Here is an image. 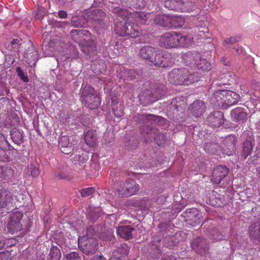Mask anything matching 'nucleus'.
Segmentation results:
<instances>
[{
    "label": "nucleus",
    "mask_w": 260,
    "mask_h": 260,
    "mask_svg": "<svg viewBox=\"0 0 260 260\" xmlns=\"http://www.w3.org/2000/svg\"><path fill=\"white\" fill-rule=\"evenodd\" d=\"M113 12L116 14L115 30L116 34L121 37L135 38L140 36L137 24L129 21L131 14L124 8L115 7Z\"/></svg>",
    "instance_id": "1"
},
{
    "label": "nucleus",
    "mask_w": 260,
    "mask_h": 260,
    "mask_svg": "<svg viewBox=\"0 0 260 260\" xmlns=\"http://www.w3.org/2000/svg\"><path fill=\"white\" fill-rule=\"evenodd\" d=\"M139 55L144 60H148L156 67L166 68L171 66V54L167 52L150 46H144L140 49Z\"/></svg>",
    "instance_id": "2"
},
{
    "label": "nucleus",
    "mask_w": 260,
    "mask_h": 260,
    "mask_svg": "<svg viewBox=\"0 0 260 260\" xmlns=\"http://www.w3.org/2000/svg\"><path fill=\"white\" fill-rule=\"evenodd\" d=\"M193 37L190 35H183L177 31H169L160 36L159 45L166 49L186 48L193 44Z\"/></svg>",
    "instance_id": "3"
},
{
    "label": "nucleus",
    "mask_w": 260,
    "mask_h": 260,
    "mask_svg": "<svg viewBox=\"0 0 260 260\" xmlns=\"http://www.w3.org/2000/svg\"><path fill=\"white\" fill-rule=\"evenodd\" d=\"M215 104L223 108L235 105L239 102V94L235 91L228 89L217 90L214 94Z\"/></svg>",
    "instance_id": "4"
},
{
    "label": "nucleus",
    "mask_w": 260,
    "mask_h": 260,
    "mask_svg": "<svg viewBox=\"0 0 260 260\" xmlns=\"http://www.w3.org/2000/svg\"><path fill=\"white\" fill-rule=\"evenodd\" d=\"M80 100L85 107L90 110L96 109L101 104L99 96L94 94V89L89 85L81 89Z\"/></svg>",
    "instance_id": "5"
},
{
    "label": "nucleus",
    "mask_w": 260,
    "mask_h": 260,
    "mask_svg": "<svg viewBox=\"0 0 260 260\" xmlns=\"http://www.w3.org/2000/svg\"><path fill=\"white\" fill-rule=\"evenodd\" d=\"M141 134L143 136L144 142H148L153 139L159 146H162L165 143V136L158 133L157 130L153 127L144 126L141 128Z\"/></svg>",
    "instance_id": "6"
},
{
    "label": "nucleus",
    "mask_w": 260,
    "mask_h": 260,
    "mask_svg": "<svg viewBox=\"0 0 260 260\" xmlns=\"http://www.w3.org/2000/svg\"><path fill=\"white\" fill-rule=\"evenodd\" d=\"M78 246L83 253L93 254L98 249V243L93 238L83 236L78 238Z\"/></svg>",
    "instance_id": "7"
},
{
    "label": "nucleus",
    "mask_w": 260,
    "mask_h": 260,
    "mask_svg": "<svg viewBox=\"0 0 260 260\" xmlns=\"http://www.w3.org/2000/svg\"><path fill=\"white\" fill-rule=\"evenodd\" d=\"M166 8L181 12H189L193 8V3L189 1L185 2L181 0H167L165 2Z\"/></svg>",
    "instance_id": "8"
},
{
    "label": "nucleus",
    "mask_w": 260,
    "mask_h": 260,
    "mask_svg": "<svg viewBox=\"0 0 260 260\" xmlns=\"http://www.w3.org/2000/svg\"><path fill=\"white\" fill-rule=\"evenodd\" d=\"M23 214L19 211L12 213L10 215L9 220L7 224L8 231L11 234H14L16 232L22 230V219Z\"/></svg>",
    "instance_id": "9"
},
{
    "label": "nucleus",
    "mask_w": 260,
    "mask_h": 260,
    "mask_svg": "<svg viewBox=\"0 0 260 260\" xmlns=\"http://www.w3.org/2000/svg\"><path fill=\"white\" fill-rule=\"evenodd\" d=\"M187 75L186 68L174 69L169 73V81L176 85H184L185 78Z\"/></svg>",
    "instance_id": "10"
},
{
    "label": "nucleus",
    "mask_w": 260,
    "mask_h": 260,
    "mask_svg": "<svg viewBox=\"0 0 260 260\" xmlns=\"http://www.w3.org/2000/svg\"><path fill=\"white\" fill-rule=\"evenodd\" d=\"M191 247L196 252L202 254L207 252L209 249V244L202 237H198L191 242Z\"/></svg>",
    "instance_id": "11"
},
{
    "label": "nucleus",
    "mask_w": 260,
    "mask_h": 260,
    "mask_svg": "<svg viewBox=\"0 0 260 260\" xmlns=\"http://www.w3.org/2000/svg\"><path fill=\"white\" fill-rule=\"evenodd\" d=\"M124 184L126 189L119 190V194L122 196L129 197L136 194L139 190V186L134 180L129 179Z\"/></svg>",
    "instance_id": "12"
},
{
    "label": "nucleus",
    "mask_w": 260,
    "mask_h": 260,
    "mask_svg": "<svg viewBox=\"0 0 260 260\" xmlns=\"http://www.w3.org/2000/svg\"><path fill=\"white\" fill-rule=\"evenodd\" d=\"M228 173L229 169L226 166H217L213 171L211 181L215 184H219Z\"/></svg>",
    "instance_id": "13"
},
{
    "label": "nucleus",
    "mask_w": 260,
    "mask_h": 260,
    "mask_svg": "<svg viewBox=\"0 0 260 260\" xmlns=\"http://www.w3.org/2000/svg\"><path fill=\"white\" fill-rule=\"evenodd\" d=\"M201 58L200 53L196 51H188L182 55L183 62L190 67H193Z\"/></svg>",
    "instance_id": "14"
},
{
    "label": "nucleus",
    "mask_w": 260,
    "mask_h": 260,
    "mask_svg": "<svg viewBox=\"0 0 260 260\" xmlns=\"http://www.w3.org/2000/svg\"><path fill=\"white\" fill-rule=\"evenodd\" d=\"M78 44L85 55L91 57L96 54V46L93 40H88Z\"/></svg>",
    "instance_id": "15"
},
{
    "label": "nucleus",
    "mask_w": 260,
    "mask_h": 260,
    "mask_svg": "<svg viewBox=\"0 0 260 260\" xmlns=\"http://www.w3.org/2000/svg\"><path fill=\"white\" fill-rule=\"evenodd\" d=\"M207 121L213 127H219L224 121L223 113L221 111H214L207 118Z\"/></svg>",
    "instance_id": "16"
},
{
    "label": "nucleus",
    "mask_w": 260,
    "mask_h": 260,
    "mask_svg": "<svg viewBox=\"0 0 260 260\" xmlns=\"http://www.w3.org/2000/svg\"><path fill=\"white\" fill-rule=\"evenodd\" d=\"M24 57L29 66L35 65L38 61V53L36 48L32 45L28 47L24 52Z\"/></svg>",
    "instance_id": "17"
},
{
    "label": "nucleus",
    "mask_w": 260,
    "mask_h": 260,
    "mask_svg": "<svg viewBox=\"0 0 260 260\" xmlns=\"http://www.w3.org/2000/svg\"><path fill=\"white\" fill-rule=\"evenodd\" d=\"M247 112L242 107H237L231 111L232 119L236 122H243L247 118Z\"/></svg>",
    "instance_id": "18"
},
{
    "label": "nucleus",
    "mask_w": 260,
    "mask_h": 260,
    "mask_svg": "<svg viewBox=\"0 0 260 260\" xmlns=\"http://www.w3.org/2000/svg\"><path fill=\"white\" fill-rule=\"evenodd\" d=\"M89 32L87 30L72 29L70 31V36L75 43L80 44L87 40H84L83 37L87 36Z\"/></svg>",
    "instance_id": "19"
},
{
    "label": "nucleus",
    "mask_w": 260,
    "mask_h": 260,
    "mask_svg": "<svg viewBox=\"0 0 260 260\" xmlns=\"http://www.w3.org/2000/svg\"><path fill=\"white\" fill-rule=\"evenodd\" d=\"M189 107L192 110L193 115L196 117L201 116L205 110V103L203 101L200 100L194 101Z\"/></svg>",
    "instance_id": "20"
},
{
    "label": "nucleus",
    "mask_w": 260,
    "mask_h": 260,
    "mask_svg": "<svg viewBox=\"0 0 260 260\" xmlns=\"http://www.w3.org/2000/svg\"><path fill=\"white\" fill-rule=\"evenodd\" d=\"M135 229L130 225H121L117 228V233L121 238L128 240L131 239L132 233Z\"/></svg>",
    "instance_id": "21"
},
{
    "label": "nucleus",
    "mask_w": 260,
    "mask_h": 260,
    "mask_svg": "<svg viewBox=\"0 0 260 260\" xmlns=\"http://www.w3.org/2000/svg\"><path fill=\"white\" fill-rule=\"evenodd\" d=\"M105 13L100 9H94L87 13V20L99 22L105 19Z\"/></svg>",
    "instance_id": "22"
},
{
    "label": "nucleus",
    "mask_w": 260,
    "mask_h": 260,
    "mask_svg": "<svg viewBox=\"0 0 260 260\" xmlns=\"http://www.w3.org/2000/svg\"><path fill=\"white\" fill-rule=\"evenodd\" d=\"M185 23V19L181 16L171 15L168 28L177 29L181 28Z\"/></svg>",
    "instance_id": "23"
},
{
    "label": "nucleus",
    "mask_w": 260,
    "mask_h": 260,
    "mask_svg": "<svg viewBox=\"0 0 260 260\" xmlns=\"http://www.w3.org/2000/svg\"><path fill=\"white\" fill-rule=\"evenodd\" d=\"M12 198L10 192L5 189H0V208H6L11 203Z\"/></svg>",
    "instance_id": "24"
},
{
    "label": "nucleus",
    "mask_w": 260,
    "mask_h": 260,
    "mask_svg": "<svg viewBox=\"0 0 260 260\" xmlns=\"http://www.w3.org/2000/svg\"><path fill=\"white\" fill-rule=\"evenodd\" d=\"M254 146V142L252 140H246L243 143L241 156L244 159L247 158L250 155Z\"/></svg>",
    "instance_id": "25"
},
{
    "label": "nucleus",
    "mask_w": 260,
    "mask_h": 260,
    "mask_svg": "<svg viewBox=\"0 0 260 260\" xmlns=\"http://www.w3.org/2000/svg\"><path fill=\"white\" fill-rule=\"evenodd\" d=\"M222 201L221 195L218 194L216 191H213L209 197V204L215 207H221L223 205Z\"/></svg>",
    "instance_id": "26"
},
{
    "label": "nucleus",
    "mask_w": 260,
    "mask_h": 260,
    "mask_svg": "<svg viewBox=\"0 0 260 260\" xmlns=\"http://www.w3.org/2000/svg\"><path fill=\"white\" fill-rule=\"evenodd\" d=\"M171 15H159L155 17L154 22L155 24L168 28Z\"/></svg>",
    "instance_id": "27"
},
{
    "label": "nucleus",
    "mask_w": 260,
    "mask_h": 260,
    "mask_svg": "<svg viewBox=\"0 0 260 260\" xmlns=\"http://www.w3.org/2000/svg\"><path fill=\"white\" fill-rule=\"evenodd\" d=\"M84 140L87 145L93 147L96 142V136L95 131L92 129L87 131L84 136Z\"/></svg>",
    "instance_id": "28"
},
{
    "label": "nucleus",
    "mask_w": 260,
    "mask_h": 260,
    "mask_svg": "<svg viewBox=\"0 0 260 260\" xmlns=\"http://www.w3.org/2000/svg\"><path fill=\"white\" fill-rule=\"evenodd\" d=\"M250 238L253 239H260V223H254L249 228Z\"/></svg>",
    "instance_id": "29"
},
{
    "label": "nucleus",
    "mask_w": 260,
    "mask_h": 260,
    "mask_svg": "<svg viewBox=\"0 0 260 260\" xmlns=\"http://www.w3.org/2000/svg\"><path fill=\"white\" fill-rule=\"evenodd\" d=\"M14 170L9 166L0 167V177L5 180L9 179L14 175Z\"/></svg>",
    "instance_id": "30"
},
{
    "label": "nucleus",
    "mask_w": 260,
    "mask_h": 260,
    "mask_svg": "<svg viewBox=\"0 0 260 260\" xmlns=\"http://www.w3.org/2000/svg\"><path fill=\"white\" fill-rule=\"evenodd\" d=\"M129 14H131V16H129L130 18L133 16L136 17L138 22L141 24H144L147 20L150 18V14L146 13L144 12H139L132 14L128 12Z\"/></svg>",
    "instance_id": "31"
},
{
    "label": "nucleus",
    "mask_w": 260,
    "mask_h": 260,
    "mask_svg": "<svg viewBox=\"0 0 260 260\" xmlns=\"http://www.w3.org/2000/svg\"><path fill=\"white\" fill-rule=\"evenodd\" d=\"M61 253L58 247L52 245L49 252V260H60Z\"/></svg>",
    "instance_id": "32"
},
{
    "label": "nucleus",
    "mask_w": 260,
    "mask_h": 260,
    "mask_svg": "<svg viewBox=\"0 0 260 260\" xmlns=\"http://www.w3.org/2000/svg\"><path fill=\"white\" fill-rule=\"evenodd\" d=\"M198 79L199 76L197 72L190 73L187 70V75L186 78H185L184 85H189L195 82H198Z\"/></svg>",
    "instance_id": "33"
},
{
    "label": "nucleus",
    "mask_w": 260,
    "mask_h": 260,
    "mask_svg": "<svg viewBox=\"0 0 260 260\" xmlns=\"http://www.w3.org/2000/svg\"><path fill=\"white\" fill-rule=\"evenodd\" d=\"M193 67H196L197 69L204 71H208L210 70L211 68V63L207 61L206 59L202 58L200 59L199 62H197V63H196Z\"/></svg>",
    "instance_id": "34"
},
{
    "label": "nucleus",
    "mask_w": 260,
    "mask_h": 260,
    "mask_svg": "<svg viewBox=\"0 0 260 260\" xmlns=\"http://www.w3.org/2000/svg\"><path fill=\"white\" fill-rule=\"evenodd\" d=\"M12 141L16 144H20L22 142V133L18 129H13L11 133Z\"/></svg>",
    "instance_id": "35"
},
{
    "label": "nucleus",
    "mask_w": 260,
    "mask_h": 260,
    "mask_svg": "<svg viewBox=\"0 0 260 260\" xmlns=\"http://www.w3.org/2000/svg\"><path fill=\"white\" fill-rule=\"evenodd\" d=\"M85 18L78 16H74L72 17V26L75 27H82L85 25Z\"/></svg>",
    "instance_id": "36"
},
{
    "label": "nucleus",
    "mask_w": 260,
    "mask_h": 260,
    "mask_svg": "<svg viewBox=\"0 0 260 260\" xmlns=\"http://www.w3.org/2000/svg\"><path fill=\"white\" fill-rule=\"evenodd\" d=\"M241 36L237 35L235 37H231L224 40L223 46L226 48H231L233 44L239 41Z\"/></svg>",
    "instance_id": "37"
},
{
    "label": "nucleus",
    "mask_w": 260,
    "mask_h": 260,
    "mask_svg": "<svg viewBox=\"0 0 260 260\" xmlns=\"http://www.w3.org/2000/svg\"><path fill=\"white\" fill-rule=\"evenodd\" d=\"M26 175L36 178L40 175V170L36 166L30 165L26 168Z\"/></svg>",
    "instance_id": "38"
},
{
    "label": "nucleus",
    "mask_w": 260,
    "mask_h": 260,
    "mask_svg": "<svg viewBox=\"0 0 260 260\" xmlns=\"http://www.w3.org/2000/svg\"><path fill=\"white\" fill-rule=\"evenodd\" d=\"M54 176L55 178L59 180H70L72 179L73 178L72 174L68 171H61L58 173H55Z\"/></svg>",
    "instance_id": "39"
},
{
    "label": "nucleus",
    "mask_w": 260,
    "mask_h": 260,
    "mask_svg": "<svg viewBox=\"0 0 260 260\" xmlns=\"http://www.w3.org/2000/svg\"><path fill=\"white\" fill-rule=\"evenodd\" d=\"M193 32L194 33L193 36H197L200 37V39H204L206 37L207 28L206 27H198L196 26L193 29Z\"/></svg>",
    "instance_id": "40"
},
{
    "label": "nucleus",
    "mask_w": 260,
    "mask_h": 260,
    "mask_svg": "<svg viewBox=\"0 0 260 260\" xmlns=\"http://www.w3.org/2000/svg\"><path fill=\"white\" fill-rule=\"evenodd\" d=\"M236 143V140L234 137L230 136L225 139V144L227 146L230 147L229 149L231 150L230 152H228V155H231V152L235 150Z\"/></svg>",
    "instance_id": "41"
},
{
    "label": "nucleus",
    "mask_w": 260,
    "mask_h": 260,
    "mask_svg": "<svg viewBox=\"0 0 260 260\" xmlns=\"http://www.w3.org/2000/svg\"><path fill=\"white\" fill-rule=\"evenodd\" d=\"M20 40L17 39H14L7 45V49H9V50L17 52L18 49L20 48Z\"/></svg>",
    "instance_id": "42"
},
{
    "label": "nucleus",
    "mask_w": 260,
    "mask_h": 260,
    "mask_svg": "<svg viewBox=\"0 0 260 260\" xmlns=\"http://www.w3.org/2000/svg\"><path fill=\"white\" fill-rule=\"evenodd\" d=\"M94 187H91L81 189L80 190L81 196L83 198L89 197L93 194L94 193Z\"/></svg>",
    "instance_id": "43"
},
{
    "label": "nucleus",
    "mask_w": 260,
    "mask_h": 260,
    "mask_svg": "<svg viewBox=\"0 0 260 260\" xmlns=\"http://www.w3.org/2000/svg\"><path fill=\"white\" fill-rule=\"evenodd\" d=\"M186 216L189 218V220H193V217L197 218L199 216V211L198 209L193 208L191 209H188L185 212Z\"/></svg>",
    "instance_id": "44"
},
{
    "label": "nucleus",
    "mask_w": 260,
    "mask_h": 260,
    "mask_svg": "<svg viewBox=\"0 0 260 260\" xmlns=\"http://www.w3.org/2000/svg\"><path fill=\"white\" fill-rule=\"evenodd\" d=\"M257 83L256 82H254L253 83L250 84L249 85V88L247 89H245V86H241V90L243 91V93L245 94L250 95L254 92V88L253 87L256 86Z\"/></svg>",
    "instance_id": "45"
},
{
    "label": "nucleus",
    "mask_w": 260,
    "mask_h": 260,
    "mask_svg": "<svg viewBox=\"0 0 260 260\" xmlns=\"http://www.w3.org/2000/svg\"><path fill=\"white\" fill-rule=\"evenodd\" d=\"M59 146L61 148H68L70 145V140L67 136H61L59 140Z\"/></svg>",
    "instance_id": "46"
},
{
    "label": "nucleus",
    "mask_w": 260,
    "mask_h": 260,
    "mask_svg": "<svg viewBox=\"0 0 260 260\" xmlns=\"http://www.w3.org/2000/svg\"><path fill=\"white\" fill-rule=\"evenodd\" d=\"M16 73H17L18 77H20V79L23 81L24 82H28L29 81L28 78L25 76L23 71L20 67H17L16 68Z\"/></svg>",
    "instance_id": "47"
},
{
    "label": "nucleus",
    "mask_w": 260,
    "mask_h": 260,
    "mask_svg": "<svg viewBox=\"0 0 260 260\" xmlns=\"http://www.w3.org/2000/svg\"><path fill=\"white\" fill-rule=\"evenodd\" d=\"M133 6L135 8H144L146 6V2L144 0H132Z\"/></svg>",
    "instance_id": "48"
},
{
    "label": "nucleus",
    "mask_w": 260,
    "mask_h": 260,
    "mask_svg": "<svg viewBox=\"0 0 260 260\" xmlns=\"http://www.w3.org/2000/svg\"><path fill=\"white\" fill-rule=\"evenodd\" d=\"M67 260H80L79 254L77 252H71L66 255Z\"/></svg>",
    "instance_id": "49"
},
{
    "label": "nucleus",
    "mask_w": 260,
    "mask_h": 260,
    "mask_svg": "<svg viewBox=\"0 0 260 260\" xmlns=\"http://www.w3.org/2000/svg\"><path fill=\"white\" fill-rule=\"evenodd\" d=\"M8 144V141L3 135L0 133V149H4Z\"/></svg>",
    "instance_id": "50"
},
{
    "label": "nucleus",
    "mask_w": 260,
    "mask_h": 260,
    "mask_svg": "<svg viewBox=\"0 0 260 260\" xmlns=\"http://www.w3.org/2000/svg\"><path fill=\"white\" fill-rule=\"evenodd\" d=\"M11 241V244L10 245V246L11 245H13L15 244V239H8L7 240H5V242H3L2 240L0 241V250L5 248V246H8L7 243Z\"/></svg>",
    "instance_id": "51"
},
{
    "label": "nucleus",
    "mask_w": 260,
    "mask_h": 260,
    "mask_svg": "<svg viewBox=\"0 0 260 260\" xmlns=\"http://www.w3.org/2000/svg\"><path fill=\"white\" fill-rule=\"evenodd\" d=\"M58 16L61 19H66L68 16V14L66 11L60 10L58 12Z\"/></svg>",
    "instance_id": "52"
},
{
    "label": "nucleus",
    "mask_w": 260,
    "mask_h": 260,
    "mask_svg": "<svg viewBox=\"0 0 260 260\" xmlns=\"http://www.w3.org/2000/svg\"><path fill=\"white\" fill-rule=\"evenodd\" d=\"M9 258L7 253L0 252V260H8Z\"/></svg>",
    "instance_id": "53"
},
{
    "label": "nucleus",
    "mask_w": 260,
    "mask_h": 260,
    "mask_svg": "<svg viewBox=\"0 0 260 260\" xmlns=\"http://www.w3.org/2000/svg\"><path fill=\"white\" fill-rule=\"evenodd\" d=\"M91 260H107L102 254L94 255L91 258Z\"/></svg>",
    "instance_id": "54"
},
{
    "label": "nucleus",
    "mask_w": 260,
    "mask_h": 260,
    "mask_svg": "<svg viewBox=\"0 0 260 260\" xmlns=\"http://www.w3.org/2000/svg\"><path fill=\"white\" fill-rule=\"evenodd\" d=\"M152 4L154 6H159L161 4H164L165 2H164V0H151Z\"/></svg>",
    "instance_id": "55"
},
{
    "label": "nucleus",
    "mask_w": 260,
    "mask_h": 260,
    "mask_svg": "<svg viewBox=\"0 0 260 260\" xmlns=\"http://www.w3.org/2000/svg\"><path fill=\"white\" fill-rule=\"evenodd\" d=\"M61 152L65 154H69L70 153V151L72 150V146H69L68 148H61Z\"/></svg>",
    "instance_id": "56"
},
{
    "label": "nucleus",
    "mask_w": 260,
    "mask_h": 260,
    "mask_svg": "<svg viewBox=\"0 0 260 260\" xmlns=\"http://www.w3.org/2000/svg\"><path fill=\"white\" fill-rule=\"evenodd\" d=\"M256 175L260 180V166H259L256 170Z\"/></svg>",
    "instance_id": "57"
},
{
    "label": "nucleus",
    "mask_w": 260,
    "mask_h": 260,
    "mask_svg": "<svg viewBox=\"0 0 260 260\" xmlns=\"http://www.w3.org/2000/svg\"><path fill=\"white\" fill-rule=\"evenodd\" d=\"M121 189H126V187H125V185L124 183L121 184V185L119 186V187L118 188V189H117L118 193H119V190H120Z\"/></svg>",
    "instance_id": "58"
},
{
    "label": "nucleus",
    "mask_w": 260,
    "mask_h": 260,
    "mask_svg": "<svg viewBox=\"0 0 260 260\" xmlns=\"http://www.w3.org/2000/svg\"><path fill=\"white\" fill-rule=\"evenodd\" d=\"M213 242H215L219 241L221 239V238L220 237V236L219 235L217 236V237H213Z\"/></svg>",
    "instance_id": "59"
},
{
    "label": "nucleus",
    "mask_w": 260,
    "mask_h": 260,
    "mask_svg": "<svg viewBox=\"0 0 260 260\" xmlns=\"http://www.w3.org/2000/svg\"><path fill=\"white\" fill-rule=\"evenodd\" d=\"M236 51L237 52V54H243L244 50L243 48H237Z\"/></svg>",
    "instance_id": "60"
},
{
    "label": "nucleus",
    "mask_w": 260,
    "mask_h": 260,
    "mask_svg": "<svg viewBox=\"0 0 260 260\" xmlns=\"http://www.w3.org/2000/svg\"><path fill=\"white\" fill-rule=\"evenodd\" d=\"M226 58H225L224 57L221 58V62L224 63V64L225 66H229V61H225Z\"/></svg>",
    "instance_id": "61"
},
{
    "label": "nucleus",
    "mask_w": 260,
    "mask_h": 260,
    "mask_svg": "<svg viewBox=\"0 0 260 260\" xmlns=\"http://www.w3.org/2000/svg\"><path fill=\"white\" fill-rule=\"evenodd\" d=\"M156 120H157L159 121H162V122H164V120H165V119L164 118H162V117H161L160 116H156Z\"/></svg>",
    "instance_id": "62"
},
{
    "label": "nucleus",
    "mask_w": 260,
    "mask_h": 260,
    "mask_svg": "<svg viewBox=\"0 0 260 260\" xmlns=\"http://www.w3.org/2000/svg\"><path fill=\"white\" fill-rule=\"evenodd\" d=\"M207 147H208V144H207V145H206V150H208V151H209V152H211V151H209V150L208 149V148H207Z\"/></svg>",
    "instance_id": "63"
},
{
    "label": "nucleus",
    "mask_w": 260,
    "mask_h": 260,
    "mask_svg": "<svg viewBox=\"0 0 260 260\" xmlns=\"http://www.w3.org/2000/svg\"><path fill=\"white\" fill-rule=\"evenodd\" d=\"M258 194H259V196L260 197V189L258 190Z\"/></svg>",
    "instance_id": "64"
}]
</instances>
